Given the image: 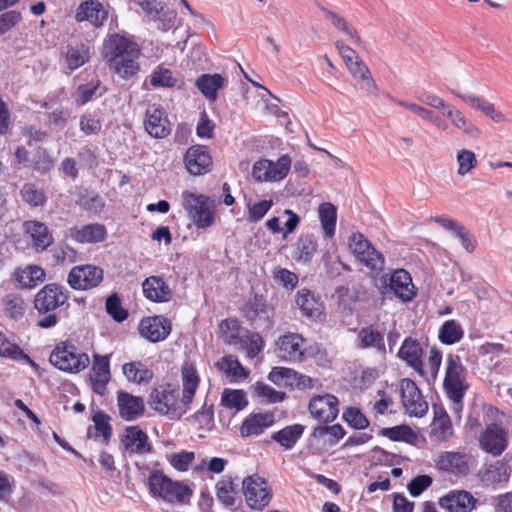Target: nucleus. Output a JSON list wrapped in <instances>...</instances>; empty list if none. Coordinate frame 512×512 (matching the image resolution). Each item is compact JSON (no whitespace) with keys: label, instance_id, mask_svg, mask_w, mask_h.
<instances>
[{"label":"nucleus","instance_id":"1","mask_svg":"<svg viewBox=\"0 0 512 512\" xmlns=\"http://www.w3.org/2000/svg\"><path fill=\"white\" fill-rule=\"evenodd\" d=\"M182 394L169 382L157 384L149 395V404L156 412L179 420L191 407L201 378L194 363L186 361L180 370Z\"/></svg>","mask_w":512,"mask_h":512},{"label":"nucleus","instance_id":"2","mask_svg":"<svg viewBox=\"0 0 512 512\" xmlns=\"http://www.w3.org/2000/svg\"><path fill=\"white\" fill-rule=\"evenodd\" d=\"M101 55L110 71L122 80H132L141 69V47L126 35H107L102 44Z\"/></svg>","mask_w":512,"mask_h":512},{"label":"nucleus","instance_id":"3","mask_svg":"<svg viewBox=\"0 0 512 512\" xmlns=\"http://www.w3.org/2000/svg\"><path fill=\"white\" fill-rule=\"evenodd\" d=\"M469 387L467 369L463 365L461 357L456 354H448L446 357L443 390L451 402V410L459 418L463 410V400Z\"/></svg>","mask_w":512,"mask_h":512},{"label":"nucleus","instance_id":"4","mask_svg":"<svg viewBox=\"0 0 512 512\" xmlns=\"http://www.w3.org/2000/svg\"><path fill=\"white\" fill-rule=\"evenodd\" d=\"M69 299V291L60 284L48 283L35 295L34 307L43 317L37 321V326L49 329L57 325L59 318L56 310L63 306Z\"/></svg>","mask_w":512,"mask_h":512},{"label":"nucleus","instance_id":"5","mask_svg":"<svg viewBox=\"0 0 512 512\" xmlns=\"http://www.w3.org/2000/svg\"><path fill=\"white\" fill-rule=\"evenodd\" d=\"M148 489L153 497L173 505H187L191 501L193 490L182 481H174L161 470L151 471L148 477Z\"/></svg>","mask_w":512,"mask_h":512},{"label":"nucleus","instance_id":"6","mask_svg":"<svg viewBox=\"0 0 512 512\" xmlns=\"http://www.w3.org/2000/svg\"><path fill=\"white\" fill-rule=\"evenodd\" d=\"M49 362L60 371L77 374L89 366L90 359L72 341L65 340L56 344L49 356Z\"/></svg>","mask_w":512,"mask_h":512},{"label":"nucleus","instance_id":"7","mask_svg":"<svg viewBox=\"0 0 512 512\" xmlns=\"http://www.w3.org/2000/svg\"><path fill=\"white\" fill-rule=\"evenodd\" d=\"M182 199L184 209L198 229L209 228L215 223L216 206L210 197L186 190Z\"/></svg>","mask_w":512,"mask_h":512},{"label":"nucleus","instance_id":"8","mask_svg":"<svg viewBox=\"0 0 512 512\" xmlns=\"http://www.w3.org/2000/svg\"><path fill=\"white\" fill-rule=\"evenodd\" d=\"M242 491L247 505L262 511L271 502L273 493L268 481L258 474L247 476L242 482Z\"/></svg>","mask_w":512,"mask_h":512},{"label":"nucleus","instance_id":"9","mask_svg":"<svg viewBox=\"0 0 512 512\" xmlns=\"http://www.w3.org/2000/svg\"><path fill=\"white\" fill-rule=\"evenodd\" d=\"M104 279V271L93 264L74 266L68 273L67 283L73 290L87 291L98 287Z\"/></svg>","mask_w":512,"mask_h":512},{"label":"nucleus","instance_id":"10","mask_svg":"<svg viewBox=\"0 0 512 512\" xmlns=\"http://www.w3.org/2000/svg\"><path fill=\"white\" fill-rule=\"evenodd\" d=\"M291 166L288 155H282L276 162L268 159L256 161L252 168V176L258 182H275L284 179Z\"/></svg>","mask_w":512,"mask_h":512},{"label":"nucleus","instance_id":"11","mask_svg":"<svg viewBox=\"0 0 512 512\" xmlns=\"http://www.w3.org/2000/svg\"><path fill=\"white\" fill-rule=\"evenodd\" d=\"M508 443L507 430L497 423L486 425L478 437L480 449L494 457L500 456L507 449Z\"/></svg>","mask_w":512,"mask_h":512},{"label":"nucleus","instance_id":"12","mask_svg":"<svg viewBox=\"0 0 512 512\" xmlns=\"http://www.w3.org/2000/svg\"><path fill=\"white\" fill-rule=\"evenodd\" d=\"M385 289L403 303L411 302L417 295L410 273L405 269H396L390 275L383 276Z\"/></svg>","mask_w":512,"mask_h":512},{"label":"nucleus","instance_id":"13","mask_svg":"<svg viewBox=\"0 0 512 512\" xmlns=\"http://www.w3.org/2000/svg\"><path fill=\"white\" fill-rule=\"evenodd\" d=\"M183 164L190 175L202 176L212 170L213 159L207 146L196 144L184 153Z\"/></svg>","mask_w":512,"mask_h":512},{"label":"nucleus","instance_id":"14","mask_svg":"<svg viewBox=\"0 0 512 512\" xmlns=\"http://www.w3.org/2000/svg\"><path fill=\"white\" fill-rule=\"evenodd\" d=\"M473 457L465 451L441 452L436 461V468L457 477L466 476L470 471Z\"/></svg>","mask_w":512,"mask_h":512},{"label":"nucleus","instance_id":"15","mask_svg":"<svg viewBox=\"0 0 512 512\" xmlns=\"http://www.w3.org/2000/svg\"><path fill=\"white\" fill-rule=\"evenodd\" d=\"M144 129L155 139H164L171 134L172 125L167 112L157 104L149 105L145 111Z\"/></svg>","mask_w":512,"mask_h":512},{"label":"nucleus","instance_id":"16","mask_svg":"<svg viewBox=\"0 0 512 512\" xmlns=\"http://www.w3.org/2000/svg\"><path fill=\"white\" fill-rule=\"evenodd\" d=\"M338 406V398L326 393L313 396L308 403V410L313 419L322 424H329L338 417Z\"/></svg>","mask_w":512,"mask_h":512},{"label":"nucleus","instance_id":"17","mask_svg":"<svg viewBox=\"0 0 512 512\" xmlns=\"http://www.w3.org/2000/svg\"><path fill=\"white\" fill-rule=\"evenodd\" d=\"M403 407L410 416L422 417L428 411V403L424 400L420 389L414 381L404 378L400 381Z\"/></svg>","mask_w":512,"mask_h":512},{"label":"nucleus","instance_id":"18","mask_svg":"<svg viewBox=\"0 0 512 512\" xmlns=\"http://www.w3.org/2000/svg\"><path fill=\"white\" fill-rule=\"evenodd\" d=\"M172 330L171 321L163 315L147 316L140 320L138 332L151 343L164 341Z\"/></svg>","mask_w":512,"mask_h":512},{"label":"nucleus","instance_id":"19","mask_svg":"<svg viewBox=\"0 0 512 512\" xmlns=\"http://www.w3.org/2000/svg\"><path fill=\"white\" fill-rule=\"evenodd\" d=\"M305 338L294 332H287L276 341V352L280 359L288 362H299L305 353Z\"/></svg>","mask_w":512,"mask_h":512},{"label":"nucleus","instance_id":"20","mask_svg":"<svg viewBox=\"0 0 512 512\" xmlns=\"http://www.w3.org/2000/svg\"><path fill=\"white\" fill-rule=\"evenodd\" d=\"M110 356L111 355H100L97 353L92 356L89 379L92 390L99 395L106 393L107 384L111 379Z\"/></svg>","mask_w":512,"mask_h":512},{"label":"nucleus","instance_id":"21","mask_svg":"<svg viewBox=\"0 0 512 512\" xmlns=\"http://www.w3.org/2000/svg\"><path fill=\"white\" fill-rule=\"evenodd\" d=\"M121 445L130 455H145L153 450L148 435L138 425L125 428L121 438Z\"/></svg>","mask_w":512,"mask_h":512},{"label":"nucleus","instance_id":"22","mask_svg":"<svg viewBox=\"0 0 512 512\" xmlns=\"http://www.w3.org/2000/svg\"><path fill=\"white\" fill-rule=\"evenodd\" d=\"M143 296L153 303H168L173 298V290L160 275H151L141 284Z\"/></svg>","mask_w":512,"mask_h":512},{"label":"nucleus","instance_id":"23","mask_svg":"<svg viewBox=\"0 0 512 512\" xmlns=\"http://www.w3.org/2000/svg\"><path fill=\"white\" fill-rule=\"evenodd\" d=\"M275 423V413L272 411L250 413L239 427V433L243 438L262 435Z\"/></svg>","mask_w":512,"mask_h":512},{"label":"nucleus","instance_id":"24","mask_svg":"<svg viewBox=\"0 0 512 512\" xmlns=\"http://www.w3.org/2000/svg\"><path fill=\"white\" fill-rule=\"evenodd\" d=\"M397 355L419 375H424V350L417 339L406 337L402 342Z\"/></svg>","mask_w":512,"mask_h":512},{"label":"nucleus","instance_id":"25","mask_svg":"<svg viewBox=\"0 0 512 512\" xmlns=\"http://www.w3.org/2000/svg\"><path fill=\"white\" fill-rule=\"evenodd\" d=\"M117 405L120 417L126 421L138 419L145 411L144 400L126 391L118 392Z\"/></svg>","mask_w":512,"mask_h":512},{"label":"nucleus","instance_id":"26","mask_svg":"<svg viewBox=\"0 0 512 512\" xmlns=\"http://www.w3.org/2000/svg\"><path fill=\"white\" fill-rule=\"evenodd\" d=\"M444 229L452 231L460 240L462 247L468 253H473L477 247L475 236L461 223L456 220L444 216H437L433 219Z\"/></svg>","mask_w":512,"mask_h":512},{"label":"nucleus","instance_id":"27","mask_svg":"<svg viewBox=\"0 0 512 512\" xmlns=\"http://www.w3.org/2000/svg\"><path fill=\"white\" fill-rule=\"evenodd\" d=\"M475 504L476 499L464 490L451 491L439 499V505L449 512H470Z\"/></svg>","mask_w":512,"mask_h":512},{"label":"nucleus","instance_id":"28","mask_svg":"<svg viewBox=\"0 0 512 512\" xmlns=\"http://www.w3.org/2000/svg\"><path fill=\"white\" fill-rule=\"evenodd\" d=\"M295 302L302 315L307 318H318L323 314L324 304L321 298L307 288L297 291Z\"/></svg>","mask_w":512,"mask_h":512},{"label":"nucleus","instance_id":"29","mask_svg":"<svg viewBox=\"0 0 512 512\" xmlns=\"http://www.w3.org/2000/svg\"><path fill=\"white\" fill-rule=\"evenodd\" d=\"M65 64L70 71H74L90 61L91 53L88 45L78 42L67 44L61 51Z\"/></svg>","mask_w":512,"mask_h":512},{"label":"nucleus","instance_id":"30","mask_svg":"<svg viewBox=\"0 0 512 512\" xmlns=\"http://www.w3.org/2000/svg\"><path fill=\"white\" fill-rule=\"evenodd\" d=\"M70 237L77 243H98L106 239L107 230L103 224L93 223L69 229Z\"/></svg>","mask_w":512,"mask_h":512},{"label":"nucleus","instance_id":"31","mask_svg":"<svg viewBox=\"0 0 512 512\" xmlns=\"http://www.w3.org/2000/svg\"><path fill=\"white\" fill-rule=\"evenodd\" d=\"M75 18L78 22L89 21L95 27H99L106 20L107 12L99 1L87 0L79 5Z\"/></svg>","mask_w":512,"mask_h":512},{"label":"nucleus","instance_id":"32","mask_svg":"<svg viewBox=\"0 0 512 512\" xmlns=\"http://www.w3.org/2000/svg\"><path fill=\"white\" fill-rule=\"evenodd\" d=\"M92 421L94 425L87 429L88 438L100 441L105 446L108 445L112 437L109 415L99 410L93 415Z\"/></svg>","mask_w":512,"mask_h":512},{"label":"nucleus","instance_id":"33","mask_svg":"<svg viewBox=\"0 0 512 512\" xmlns=\"http://www.w3.org/2000/svg\"><path fill=\"white\" fill-rule=\"evenodd\" d=\"M24 231L31 237L33 245L37 249L45 250L54 241L48 227L40 221L28 220L23 224Z\"/></svg>","mask_w":512,"mask_h":512},{"label":"nucleus","instance_id":"34","mask_svg":"<svg viewBox=\"0 0 512 512\" xmlns=\"http://www.w3.org/2000/svg\"><path fill=\"white\" fill-rule=\"evenodd\" d=\"M13 279L22 287L31 289L39 282L44 281L45 271L37 265H28L24 268H18L13 273Z\"/></svg>","mask_w":512,"mask_h":512},{"label":"nucleus","instance_id":"35","mask_svg":"<svg viewBox=\"0 0 512 512\" xmlns=\"http://www.w3.org/2000/svg\"><path fill=\"white\" fill-rule=\"evenodd\" d=\"M456 96L467 102L471 107L480 110L483 114L489 117L495 123L506 121L505 115L497 111L493 103H490L479 96L472 94L456 93Z\"/></svg>","mask_w":512,"mask_h":512},{"label":"nucleus","instance_id":"36","mask_svg":"<svg viewBox=\"0 0 512 512\" xmlns=\"http://www.w3.org/2000/svg\"><path fill=\"white\" fill-rule=\"evenodd\" d=\"M125 378L137 385L149 383L153 377V371L141 361H131L122 366Z\"/></svg>","mask_w":512,"mask_h":512},{"label":"nucleus","instance_id":"37","mask_svg":"<svg viewBox=\"0 0 512 512\" xmlns=\"http://www.w3.org/2000/svg\"><path fill=\"white\" fill-rule=\"evenodd\" d=\"M218 501L226 508L233 509L237 500V486L231 476H223L215 485Z\"/></svg>","mask_w":512,"mask_h":512},{"label":"nucleus","instance_id":"38","mask_svg":"<svg viewBox=\"0 0 512 512\" xmlns=\"http://www.w3.org/2000/svg\"><path fill=\"white\" fill-rule=\"evenodd\" d=\"M215 366L231 381L241 380L249 375V370L242 366L239 360L233 355H226L220 358Z\"/></svg>","mask_w":512,"mask_h":512},{"label":"nucleus","instance_id":"39","mask_svg":"<svg viewBox=\"0 0 512 512\" xmlns=\"http://www.w3.org/2000/svg\"><path fill=\"white\" fill-rule=\"evenodd\" d=\"M305 427L302 424L288 425L274 432L271 439L285 449H292L302 437Z\"/></svg>","mask_w":512,"mask_h":512},{"label":"nucleus","instance_id":"40","mask_svg":"<svg viewBox=\"0 0 512 512\" xmlns=\"http://www.w3.org/2000/svg\"><path fill=\"white\" fill-rule=\"evenodd\" d=\"M225 79L220 74H202L196 80V87L209 100L217 98V92L223 87Z\"/></svg>","mask_w":512,"mask_h":512},{"label":"nucleus","instance_id":"41","mask_svg":"<svg viewBox=\"0 0 512 512\" xmlns=\"http://www.w3.org/2000/svg\"><path fill=\"white\" fill-rule=\"evenodd\" d=\"M1 308L4 316L17 320L24 316L27 304L21 295L10 293L2 298Z\"/></svg>","mask_w":512,"mask_h":512},{"label":"nucleus","instance_id":"42","mask_svg":"<svg viewBox=\"0 0 512 512\" xmlns=\"http://www.w3.org/2000/svg\"><path fill=\"white\" fill-rule=\"evenodd\" d=\"M359 347L362 349L374 348L380 352L385 351L383 333L369 325L361 328L358 333Z\"/></svg>","mask_w":512,"mask_h":512},{"label":"nucleus","instance_id":"43","mask_svg":"<svg viewBox=\"0 0 512 512\" xmlns=\"http://www.w3.org/2000/svg\"><path fill=\"white\" fill-rule=\"evenodd\" d=\"M443 116L448 118L454 127L461 130L466 135L475 137L480 134L479 128L466 118L460 110L456 109L452 105L443 112Z\"/></svg>","mask_w":512,"mask_h":512},{"label":"nucleus","instance_id":"44","mask_svg":"<svg viewBox=\"0 0 512 512\" xmlns=\"http://www.w3.org/2000/svg\"><path fill=\"white\" fill-rule=\"evenodd\" d=\"M245 330L236 318H227L219 324L220 336L229 345H237Z\"/></svg>","mask_w":512,"mask_h":512},{"label":"nucleus","instance_id":"45","mask_svg":"<svg viewBox=\"0 0 512 512\" xmlns=\"http://www.w3.org/2000/svg\"><path fill=\"white\" fill-rule=\"evenodd\" d=\"M318 214L325 236L332 238L335 235L337 221V209L335 205L329 202L320 204Z\"/></svg>","mask_w":512,"mask_h":512},{"label":"nucleus","instance_id":"46","mask_svg":"<svg viewBox=\"0 0 512 512\" xmlns=\"http://www.w3.org/2000/svg\"><path fill=\"white\" fill-rule=\"evenodd\" d=\"M325 18L330 21V23L340 32L346 34L349 39L355 43L360 44L361 38L357 32V30L348 23V21L340 14L333 12L329 9H322Z\"/></svg>","mask_w":512,"mask_h":512},{"label":"nucleus","instance_id":"47","mask_svg":"<svg viewBox=\"0 0 512 512\" xmlns=\"http://www.w3.org/2000/svg\"><path fill=\"white\" fill-rule=\"evenodd\" d=\"M237 345L246 351V356L248 358L252 359L262 352L265 343L259 333L251 332L246 329L243 335L240 337V341L237 342Z\"/></svg>","mask_w":512,"mask_h":512},{"label":"nucleus","instance_id":"48","mask_svg":"<svg viewBox=\"0 0 512 512\" xmlns=\"http://www.w3.org/2000/svg\"><path fill=\"white\" fill-rule=\"evenodd\" d=\"M464 336V330L459 322L454 319L445 321L439 329L438 339L442 344L453 345Z\"/></svg>","mask_w":512,"mask_h":512},{"label":"nucleus","instance_id":"49","mask_svg":"<svg viewBox=\"0 0 512 512\" xmlns=\"http://www.w3.org/2000/svg\"><path fill=\"white\" fill-rule=\"evenodd\" d=\"M246 310L253 317L270 320L274 313V308L266 301L261 294H254L246 304Z\"/></svg>","mask_w":512,"mask_h":512},{"label":"nucleus","instance_id":"50","mask_svg":"<svg viewBox=\"0 0 512 512\" xmlns=\"http://www.w3.org/2000/svg\"><path fill=\"white\" fill-rule=\"evenodd\" d=\"M431 435L438 441L446 442L453 435V426L449 415L443 411L435 415Z\"/></svg>","mask_w":512,"mask_h":512},{"label":"nucleus","instance_id":"51","mask_svg":"<svg viewBox=\"0 0 512 512\" xmlns=\"http://www.w3.org/2000/svg\"><path fill=\"white\" fill-rule=\"evenodd\" d=\"M510 474L511 467L508 462L503 459L497 460L489 465L484 472V478L491 484H502L509 480Z\"/></svg>","mask_w":512,"mask_h":512},{"label":"nucleus","instance_id":"52","mask_svg":"<svg viewBox=\"0 0 512 512\" xmlns=\"http://www.w3.org/2000/svg\"><path fill=\"white\" fill-rule=\"evenodd\" d=\"M253 394L261 403L275 404L280 403L286 398L284 391L274 389L264 382H256L253 386Z\"/></svg>","mask_w":512,"mask_h":512},{"label":"nucleus","instance_id":"53","mask_svg":"<svg viewBox=\"0 0 512 512\" xmlns=\"http://www.w3.org/2000/svg\"><path fill=\"white\" fill-rule=\"evenodd\" d=\"M345 434L346 432L340 424H323L316 426L313 429L311 436L314 438L324 439L325 442L333 445L339 442Z\"/></svg>","mask_w":512,"mask_h":512},{"label":"nucleus","instance_id":"54","mask_svg":"<svg viewBox=\"0 0 512 512\" xmlns=\"http://www.w3.org/2000/svg\"><path fill=\"white\" fill-rule=\"evenodd\" d=\"M317 251V242L310 235H302L295 244V259L309 263Z\"/></svg>","mask_w":512,"mask_h":512},{"label":"nucleus","instance_id":"55","mask_svg":"<svg viewBox=\"0 0 512 512\" xmlns=\"http://www.w3.org/2000/svg\"><path fill=\"white\" fill-rule=\"evenodd\" d=\"M221 405L227 409L241 411L248 405L246 393L240 389L225 388L221 395Z\"/></svg>","mask_w":512,"mask_h":512},{"label":"nucleus","instance_id":"56","mask_svg":"<svg viewBox=\"0 0 512 512\" xmlns=\"http://www.w3.org/2000/svg\"><path fill=\"white\" fill-rule=\"evenodd\" d=\"M349 73L355 78L362 81L368 90H376L377 86L372 77V74L365 64V62L358 58L348 66H346Z\"/></svg>","mask_w":512,"mask_h":512},{"label":"nucleus","instance_id":"57","mask_svg":"<svg viewBox=\"0 0 512 512\" xmlns=\"http://www.w3.org/2000/svg\"><path fill=\"white\" fill-rule=\"evenodd\" d=\"M101 86V80L99 78H93L91 81L85 84H80L74 93V102L78 106H83L96 96Z\"/></svg>","mask_w":512,"mask_h":512},{"label":"nucleus","instance_id":"58","mask_svg":"<svg viewBox=\"0 0 512 512\" xmlns=\"http://www.w3.org/2000/svg\"><path fill=\"white\" fill-rule=\"evenodd\" d=\"M20 194L23 201L31 207L43 206L47 201L44 190L33 183L24 184Z\"/></svg>","mask_w":512,"mask_h":512},{"label":"nucleus","instance_id":"59","mask_svg":"<svg viewBox=\"0 0 512 512\" xmlns=\"http://www.w3.org/2000/svg\"><path fill=\"white\" fill-rule=\"evenodd\" d=\"M177 17L176 10L169 8L165 3L161 2L157 12L151 20L157 22V28L162 31H168L174 26Z\"/></svg>","mask_w":512,"mask_h":512},{"label":"nucleus","instance_id":"60","mask_svg":"<svg viewBox=\"0 0 512 512\" xmlns=\"http://www.w3.org/2000/svg\"><path fill=\"white\" fill-rule=\"evenodd\" d=\"M381 434L392 441L413 442L417 435L408 425H398L390 428H384Z\"/></svg>","mask_w":512,"mask_h":512},{"label":"nucleus","instance_id":"61","mask_svg":"<svg viewBox=\"0 0 512 512\" xmlns=\"http://www.w3.org/2000/svg\"><path fill=\"white\" fill-rule=\"evenodd\" d=\"M150 83L153 87L173 88L177 85V79L170 69L158 66L150 76Z\"/></svg>","mask_w":512,"mask_h":512},{"label":"nucleus","instance_id":"62","mask_svg":"<svg viewBox=\"0 0 512 512\" xmlns=\"http://www.w3.org/2000/svg\"><path fill=\"white\" fill-rule=\"evenodd\" d=\"M356 258L371 270H382L385 264L384 256L371 243L370 248L364 250L363 256L357 255Z\"/></svg>","mask_w":512,"mask_h":512},{"label":"nucleus","instance_id":"63","mask_svg":"<svg viewBox=\"0 0 512 512\" xmlns=\"http://www.w3.org/2000/svg\"><path fill=\"white\" fill-rule=\"evenodd\" d=\"M342 418L351 428L357 430H364L370 424L365 414L357 407H348L343 412Z\"/></svg>","mask_w":512,"mask_h":512},{"label":"nucleus","instance_id":"64","mask_svg":"<svg viewBox=\"0 0 512 512\" xmlns=\"http://www.w3.org/2000/svg\"><path fill=\"white\" fill-rule=\"evenodd\" d=\"M195 459V453L192 451L182 450L180 452L172 453L168 457L170 465L177 471L185 472Z\"/></svg>","mask_w":512,"mask_h":512}]
</instances>
